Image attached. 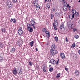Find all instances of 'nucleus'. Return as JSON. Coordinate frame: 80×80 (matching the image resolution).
Masks as SVG:
<instances>
[{
    "label": "nucleus",
    "instance_id": "47",
    "mask_svg": "<svg viewBox=\"0 0 80 80\" xmlns=\"http://www.w3.org/2000/svg\"><path fill=\"white\" fill-rule=\"evenodd\" d=\"M78 53L79 54V55H80V50H78Z\"/></svg>",
    "mask_w": 80,
    "mask_h": 80
},
{
    "label": "nucleus",
    "instance_id": "53",
    "mask_svg": "<svg viewBox=\"0 0 80 80\" xmlns=\"http://www.w3.org/2000/svg\"><path fill=\"white\" fill-rule=\"evenodd\" d=\"M48 2L49 1V0H45V2H46V1Z\"/></svg>",
    "mask_w": 80,
    "mask_h": 80
},
{
    "label": "nucleus",
    "instance_id": "61",
    "mask_svg": "<svg viewBox=\"0 0 80 80\" xmlns=\"http://www.w3.org/2000/svg\"><path fill=\"white\" fill-rule=\"evenodd\" d=\"M76 57H77V58H78V57H77V56H76Z\"/></svg>",
    "mask_w": 80,
    "mask_h": 80
},
{
    "label": "nucleus",
    "instance_id": "17",
    "mask_svg": "<svg viewBox=\"0 0 80 80\" xmlns=\"http://www.w3.org/2000/svg\"><path fill=\"white\" fill-rule=\"evenodd\" d=\"M75 74H76V73H77L76 74V76H78V74L79 73V71H78V70H76L75 72Z\"/></svg>",
    "mask_w": 80,
    "mask_h": 80
},
{
    "label": "nucleus",
    "instance_id": "46",
    "mask_svg": "<svg viewBox=\"0 0 80 80\" xmlns=\"http://www.w3.org/2000/svg\"><path fill=\"white\" fill-rule=\"evenodd\" d=\"M58 62H59L58 61H57L56 62V65H58Z\"/></svg>",
    "mask_w": 80,
    "mask_h": 80
},
{
    "label": "nucleus",
    "instance_id": "43",
    "mask_svg": "<svg viewBox=\"0 0 80 80\" xmlns=\"http://www.w3.org/2000/svg\"><path fill=\"white\" fill-rule=\"evenodd\" d=\"M76 15V16H78V12H76V13L75 14Z\"/></svg>",
    "mask_w": 80,
    "mask_h": 80
},
{
    "label": "nucleus",
    "instance_id": "23",
    "mask_svg": "<svg viewBox=\"0 0 80 80\" xmlns=\"http://www.w3.org/2000/svg\"><path fill=\"white\" fill-rule=\"evenodd\" d=\"M74 38H76V39H78V38H79V37L78 36V35H76L74 36Z\"/></svg>",
    "mask_w": 80,
    "mask_h": 80
},
{
    "label": "nucleus",
    "instance_id": "3",
    "mask_svg": "<svg viewBox=\"0 0 80 80\" xmlns=\"http://www.w3.org/2000/svg\"><path fill=\"white\" fill-rule=\"evenodd\" d=\"M31 26H34L35 25V19L33 18H32L31 21Z\"/></svg>",
    "mask_w": 80,
    "mask_h": 80
},
{
    "label": "nucleus",
    "instance_id": "7",
    "mask_svg": "<svg viewBox=\"0 0 80 80\" xmlns=\"http://www.w3.org/2000/svg\"><path fill=\"white\" fill-rule=\"evenodd\" d=\"M33 3L34 6H37L38 4V1L37 0H34Z\"/></svg>",
    "mask_w": 80,
    "mask_h": 80
},
{
    "label": "nucleus",
    "instance_id": "40",
    "mask_svg": "<svg viewBox=\"0 0 80 80\" xmlns=\"http://www.w3.org/2000/svg\"><path fill=\"white\" fill-rule=\"evenodd\" d=\"M53 14H52L51 15V18L52 20L53 19Z\"/></svg>",
    "mask_w": 80,
    "mask_h": 80
},
{
    "label": "nucleus",
    "instance_id": "27",
    "mask_svg": "<svg viewBox=\"0 0 80 80\" xmlns=\"http://www.w3.org/2000/svg\"><path fill=\"white\" fill-rule=\"evenodd\" d=\"M18 73L19 75H22V71H18Z\"/></svg>",
    "mask_w": 80,
    "mask_h": 80
},
{
    "label": "nucleus",
    "instance_id": "28",
    "mask_svg": "<svg viewBox=\"0 0 80 80\" xmlns=\"http://www.w3.org/2000/svg\"><path fill=\"white\" fill-rule=\"evenodd\" d=\"M60 77V73L58 74L57 75L56 78H58Z\"/></svg>",
    "mask_w": 80,
    "mask_h": 80
},
{
    "label": "nucleus",
    "instance_id": "22",
    "mask_svg": "<svg viewBox=\"0 0 80 80\" xmlns=\"http://www.w3.org/2000/svg\"><path fill=\"white\" fill-rule=\"evenodd\" d=\"M68 25H69L70 27H72V23L70 22H68Z\"/></svg>",
    "mask_w": 80,
    "mask_h": 80
},
{
    "label": "nucleus",
    "instance_id": "42",
    "mask_svg": "<svg viewBox=\"0 0 80 80\" xmlns=\"http://www.w3.org/2000/svg\"><path fill=\"white\" fill-rule=\"evenodd\" d=\"M2 47H3V45H2V44L1 43H0V47L1 48H2Z\"/></svg>",
    "mask_w": 80,
    "mask_h": 80
},
{
    "label": "nucleus",
    "instance_id": "6",
    "mask_svg": "<svg viewBox=\"0 0 80 80\" xmlns=\"http://www.w3.org/2000/svg\"><path fill=\"white\" fill-rule=\"evenodd\" d=\"M50 63H51L53 65H55L56 64V61L54 59H52L50 60Z\"/></svg>",
    "mask_w": 80,
    "mask_h": 80
},
{
    "label": "nucleus",
    "instance_id": "12",
    "mask_svg": "<svg viewBox=\"0 0 80 80\" xmlns=\"http://www.w3.org/2000/svg\"><path fill=\"white\" fill-rule=\"evenodd\" d=\"M40 5H38V6H36V10H39L40 9Z\"/></svg>",
    "mask_w": 80,
    "mask_h": 80
},
{
    "label": "nucleus",
    "instance_id": "30",
    "mask_svg": "<svg viewBox=\"0 0 80 80\" xmlns=\"http://www.w3.org/2000/svg\"><path fill=\"white\" fill-rule=\"evenodd\" d=\"M50 5H49L48 6H46L45 7V8L46 9H47V10H48V9H49V8H50Z\"/></svg>",
    "mask_w": 80,
    "mask_h": 80
},
{
    "label": "nucleus",
    "instance_id": "29",
    "mask_svg": "<svg viewBox=\"0 0 80 80\" xmlns=\"http://www.w3.org/2000/svg\"><path fill=\"white\" fill-rule=\"evenodd\" d=\"M12 2L14 3H16V2H17V0H12Z\"/></svg>",
    "mask_w": 80,
    "mask_h": 80
},
{
    "label": "nucleus",
    "instance_id": "2",
    "mask_svg": "<svg viewBox=\"0 0 80 80\" xmlns=\"http://www.w3.org/2000/svg\"><path fill=\"white\" fill-rule=\"evenodd\" d=\"M18 35L20 36H22L23 34V29L22 27H20L19 29L18 30Z\"/></svg>",
    "mask_w": 80,
    "mask_h": 80
},
{
    "label": "nucleus",
    "instance_id": "55",
    "mask_svg": "<svg viewBox=\"0 0 80 80\" xmlns=\"http://www.w3.org/2000/svg\"><path fill=\"white\" fill-rule=\"evenodd\" d=\"M69 10H70V6H69Z\"/></svg>",
    "mask_w": 80,
    "mask_h": 80
},
{
    "label": "nucleus",
    "instance_id": "24",
    "mask_svg": "<svg viewBox=\"0 0 80 80\" xmlns=\"http://www.w3.org/2000/svg\"><path fill=\"white\" fill-rule=\"evenodd\" d=\"M71 47H72V48H74L75 47V44L73 43L71 46Z\"/></svg>",
    "mask_w": 80,
    "mask_h": 80
},
{
    "label": "nucleus",
    "instance_id": "45",
    "mask_svg": "<svg viewBox=\"0 0 80 80\" xmlns=\"http://www.w3.org/2000/svg\"><path fill=\"white\" fill-rule=\"evenodd\" d=\"M46 33V34H49V32L48 31H46V32H45Z\"/></svg>",
    "mask_w": 80,
    "mask_h": 80
},
{
    "label": "nucleus",
    "instance_id": "57",
    "mask_svg": "<svg viewBox=\"0 0 80 80\" xmlns=\"http://www.w3.org/2000/svg\"><path fill=\"white\" fill-rule=\"evenodd\" d=\"M65 0H61V2H64L65 1Z\"/></svg>",
    "mask_w": 80,
    "mask_h": 80
},
{
    "label": "nucleus",
    "instance_id": "52",
    "mask_svg": "<svg viewBox=\"0 0 80 80\" xmlns=\"http://www.w3.org/2000/svg\"><path fill=\"white\" fill-rule=\"evenodd\" d=\"M66 41L67 42H68V39H67V38H66Z\"/></svg>",
    "mask_w": 80,
    "mask_h": 80
},
{
    "label": "nucleus",
    "instance_id": "51",
    "mask_svg": "<svg viewBox=\"0 0 80 80\" xmlns=\"http://www.w3.org/2000/svg\"><path fill=\"white\" fill-rule=\"evenodd\" d=\"M77 30V29H73V32H75Z\"/></svg>",
    "mask_w": 80,
    "mask_h": 80
},
{
    "label": "nucleus",
    "instance_id": "33",
    "mask_svg": "<svg viewBox=\"0 0 80 80\" xmlns=\"http://www.w3.org/2000/svg\"><path fill=\"white\" fill-rule=\"evenodd\" d=\"M29 64L30 66H32V65H33L32 63V62H29Z\"/></svg>",
    "mask_w": 80,
    "mask_h": 80
},
{
    "label": "nucleus",
    "instance_id": "50",
    "mask_svg": "<svg viewBox=\"0 0 80 80\" xmlns=\"http://www.w3.org/2000/svg\"><path fill=\"white\" fill-rule=\"evenodd\" d=\"M69 6V4H68L66 6V7H67V8H68V7Z\"/></svg>",
    "mask_w": 80,
    "mask_h": 80
},
{
    "label": "nucleus",
    "instance_id": "63",
    "mask_svg": "<svg viewBox=\"0 0 80 80\" xmlns=\"http://www.w3.org/2000/svg\"><path fill=\"white\" fill-rule=\"evenodd\" d=\"M78 2H80V1H79Z\"/></svg>",
    "mask_w": 80,
    "mask_h": 80
},
{
    "label": "nucleus",
    "instance_id": "9",
    "mask_svg": "<svg viewBox=\"0 0 80 80\" xmlns=\"http://www.w3.org/2000/svg\"><path fill=\"white\" fill-rule=\"evenodd\" d=\"M53 26H58V22L57 20H54V23H53Z\"/></svg>",
    "mask_w": 80,
    "mask_h": 80
},
{
    "label": "nucleus",
    "instance_id": "35",
    "mask_svg": "<svg viewBox=\"0 0 80 80\" xmlns=\"http://www.w3.org/2000/svg\"><path fill=\"white\" fill-rule=\"evenodd\" d=\"M42 31L43 32H46V31H47V30H46L45 28H44L42 30Z\"/></svg>",
    "mask_w": 80,
    "mask_h": 80
},
{
    "label": "nucleus",
    "instance_id": "1",
    "mask_svg": "<svg viewBox=\"0 0 80 80\" xmlns=\"http://www.w3.org/2000/svg\"><path fill=\"white\" fill-rule=\"evenodd\" d=\"M55 44H52L50 49L51 55L52 56H54L58 53V51L55 50Z\"/></svg>",
    "mask_w": 80,
    "mask_h": 80
},
{
    "label": "nucleus",
    "instance_id": "62",
    "mask_svg": "<svg viewBox=\"0 0 80 80\" xmlns=\"http://www.w3.org/2000/svg\"><path fill=\"white\" fill-rule=\"evenodd\" d=\"M49 67H51V65H49Z\"/></svg>",
    "mask_w": 80,
    "mask_h": 80
},
{
    "label": "nucleus",
    "instance_id": "20",
    "mask_svg": "<svg viewBox=\"0 0 80 80\" xmlns=\"http://www.w3.org/2000/svg\"><path fill=\"white\" fill-rule=\"evenodd\" d=\"M54 40L56 41V42H58V37H55L54 38Z\"/></svg>",
    "mask_w": 80,
    "mask_h": 80
},
{
    "label": "nucleus",
    "instance_id": "11",
    "mask_svg": "<svg viewBox=\"0 0 80 80\" xmlns=\"http://www.w3.org/2000/svg\"><path fill=\"white\" fill-rule=\"evenodd\" d=\"M54 15L55 17H60V14L58 12H57L55 13Z\"/></svg>",
    "mask_w": 80,
    "mask_h": 80
},
{
    "label": "nucleus",
    "instance_id": "8",
    "mask_svg": "<svg viewBox=\"0 0 80 80\" xmlns=\"http://www.w3.org/2000/svg\"><path fill=\"white\" fill-rule=\"evenodd\" d=\"M59 28L61 30L64 29V30H65V27L64 26V24H62L61 25Z\"/></svg>",
    "mask_w": 80,
    "mask_h": 80
},
{
    "label": "nucleus",
    "instance_id": "37",
    "mask_svg": "<svg viewBox=\"0 0 80 80\" xmlns=\"http://www.w3.org/2000/svg\"><path fill=\"white\" fill-rule=\"evenodd\" d=\"M65 69L66 71H67V70H68V68H67V66H66L65 67Z\"/></svg>",
    "mask_w": 80,
    "mask_h": 80
},
{
    "label": "nucleus",
    "instance_id": "10",
    "mask_svg": "<svg viewBox=\"0 0 80 80\" xmlns=\"http://www.w3.org/2000/svg\"><path fill=\"white\" fill-rule=\"evenodd\" d=\"M10 21L11 22H12V23H15L17 22V21H16V20L15 19L11 18L10 20Z\"/></svg>",
    "mask_w": 80,
    "mask_h": 80
},
{
    "label": "nucleus",
    "instance_id": "39",
    "mask_svg": "<svg viewBox=\"0 0 80 80\" xmlns=\"http://www.w3.org/2000/svg\"><path fill=\"white\" fill-rule=\"evenodd\" d=\"M57 26H53V27L54 28V30H57Z\"/></svg>",
    "mask_w": 80,
    "mask_h": 80
},
{
    "label": "nucleus",
    "instance_id": "49",
    "mask_svg": "<svg viewBox=\"0 0 80 80\" xmlns=\"http://www.w3.org/2000/svg\"><path fill=\"white\" fill-rule=\"evenodd\" d=\"M15 70V71H17L16 68L15 67L14 68V70Z\"/></svg>",
    "mask_w": 80,
    "mask_h": 80
},
{
    "label": "nucleus",
    "instance_id": "16",
    "mask_svg": "<svg viewBox=\"0 0 80 80\" xmlns=\"http://www.w3.org/2000/svg\"><path fill=\"white\" fill-rule=\"evenodd\" d=\"M34 43V42L33 41H32V42H31L30 43V45H31V47H33V43Z\"/></svg>",
    "mask_w": 80,
    "mask_h": 80
},
{
    "label": "nucleus",
    "instance_id": "32",
    "mask_svg": "<svg viewBox=\"0 0 80 80\" xmlns=\"http://www.w3.org/2000/svg\"><path fill=\"white\" fill-rule=\"evenodd\" d=\"M10 4H11V2L10 1H9V2H7V5H8H8H10Z\"/></svg>",
    "mask_w": 80,
    "mask_h": 80
},
{
    "label": "nucleus",
    "instance_id": "59",
    "mask_svg": "<svg viewBox=\"0 0 80 80\" xmlns=\"http://www.w3.org/2000/svg\"><path fill=\"white\" fill-rule=\"evenodd\" d=\"M73 80V79H72V78H71V79H70V80Z\"/></svg>",
    "mask_w": 80,
    "mask_h": 80
},
{
    "label": "nucleus",
    "instance_id": "15",
    "mask_svg": "<svg viewBox=\"0 0 80 80\" xmlns=\"http://www.w3.org/2000/svg\"><path fill=\"white\" fill-rule=\"evenodd\" d=\"M3 60V57L2 56H0V62H2Z\"/></svg>",
    "mask_w": 80,
    "mask_h": 80
},
{
    "label": "nucleus",
    "instance_id": "19",
    "mask_svg": "<svg viewBox=\"0 0 80 80\" xmlns=\"http://www.w3.org/2000/svg\"><path fill=\"white\" fill-rule=\"evenodd\" d=\"M8 6V7L10 8H12V7H13V4H9Z\"/></svg>",
    "mask_w": 80,
    "mask_h": 80
},
{
    "label": "nucleus",
    "instance_id": "26",
    "mask_svg": "<svg viewBox=\"0 0 80 80\" xmlns=\"http://www.w3.org/2000/svg\"><path fill=\"white\" fill-rule=\"evenodd\" d=\"M13 71V73L14 75H16L17 72V71H15V70H13L12 71Z\"/></svg>",
    "mask_w": 80,
    "mask_h": 80
},
{
    "label": "nucleus",
    "instance_id": "41",
    "mask_svg": "<svg viewBox=\"0 0 80 80\" xmlns=\"http://www.w3.org/2000/svg\"><path fill=\"white\" fill-rule=\"evenodd\" d=\"M52 12H55V8H52Z\"/></svg>",
    "mask_w": 80,
    "mask_h": 80
},
{
    "label": "nucleus",
    "instance_id": "31",
    "mask_svg": "<svg viewBox=\"0 0 80 80\" xmlns=\"http://www.w3.org/2000/svg\"><path fill=\"white\" fill-rule=\"evenodd\" d=\"M46 36L47 38H49L50 37V34H46Z\"/></svg>",
    "mask_w": 80,
    "mask_h": 80
},
{
    "label": "nucleus",
    "instance_id": "64",
    "mask_svg": "<svg viewBox=\"0 0 80 80\" xmlns=\"http://www.w3.org/2000/svg\"><path fill=\"white\" fill-rule=\"evenodd\" d=\"M71 2H72V1H71Z\"/></svg>",
    "mask_w": 80,
    "mask_h": 80
},
{
    "label": "nucleus",
    "instance_id": "44",
    "mask_svg": "<svg viewBox=\"0 0 80 80\" xmlns=\"http://www.w3.org/2000/svg\"><path fill=\"white\" fill-rule=\"evenodd\" d=\"M43 71L44 72H46V69H43Z\"/></svg>",
    "mask_w": 80,
    "mask_h": 80
},
{
    "label": "nucleus",
    "instance_id": "21",
    "mask_svg": "<svg viewBox=\"0 0 80 80\" xmlns=\"http://www.w3.org/2000/svg\"><path fill=\"white\" fill-rule=\"evenodd\" d=\"M29 28H31L30 27V24H28L27 26V28L28 30H29Z\"/></svg>",
    "mask_w": 80,
    "mask_h": 80
},
{
    "label": "nucleus",
    "instance_id": "48",
    "mask_svg": "<svg viewBox=\"0 0 80 80\" xmlns=\"http://www.w3.org/2000/svg\"><path fill=\"white\" fill-rule=\"evenodd\" d=\"M43 69H45V66H43V67L42 68Z\"/></svg>",
    "mask_w": 80,
    "mask_h": 80
},
{
    "label": "nucleus",
    "instance_id": "56",
    "mask_svg": "<svg viewBox=\"0 0 80 80\" xmlns=\"http://www.w3.org/2000/svg\"><path fill=\"white\" fill-rule=\"evenodd\" d=\"M35 50H36V51H38V48H36Z\"/></svg>",
    "mask_w": 80,
    "mask_h": 80
},
{
    "label": "nucleus",
    "instance_id": "54",
    "mask_svg": "<svg viewBox=\"0 0 80 80\" xmlns=\"http://www.w3.org/2000/svg\"><path fill=\"white\" fill-rule=\"evenodd\" d=\"M32 27H33L34 29H35V27L34 26H32Z\"/></svg>",
    "mask_w": 80,
    "mask_h": 80
},
{
    "label": "nucleus",
    "instance_id": "5",
    "mask_svg": "<svg viewBox=\"0 0 80 80\" xmlns=\"http://www.w3.org/2000/svg\"><path fill=\"white\" fill-rule=\"evenodd\" d=\"M60 57L62 59H65V54L61 52L60 53Z\"/></svg>",
    "mask_w": 80,
    "mask_h": 80
},
{
    "label": "nucleus",
    "instance_id": "13",
    "mask_svg": "<svg viewBox=\"0 0 80 80\" xmlns=\"http://www.w3.org/2000/svg\"><path fill=\"white\" fill-rule=\"evenodd\" d=\"M63 8L64 10H67L68 8L66 6H64L63 7Z\"/></svg>",
    "mask_w": 80,
    "mask_h": 80
},
{
    "label": "nucleus",
    "instance_id": "58",
    "mask_svg": "<svg viewBox=\"0 0 80 80\" xmlns=\"http://www.w3.org/2000/svg\"><path fill=\"white\" fill-rule=\"evenodd\" d=\"M71 25H72H72H74V24H73V23H72V24H71Z\"/></svg>",
    "mask_w": 80,
    "mask_h": 80
},
{
    "label": "nucleus",
    "instance_id": "25",
    "mask_svg": "<svg viewBox=\"0 0 80 80\" xmlns=\"http://www.w3.org/2000/svg\"><path fill=\"white\" fill-rule=\"evenodd\" d=\"M53 70V68L52 67H51L49 68L50 72H52Z\"/></svg>",
    "mask_w": 80,
    "mask_h": 80
},
{
    "label": "nucleus",
    "instance_id": "14",
    "mask_svg": "<svg viewBox=\"0 0 80 80\" xmlns=\"http://www.w3.org/2000/svg\"><path fill=\"white\" fill-rule=\"evenodd\" d=\"M15 50V48H12V49L10 50L11 52L14 53Z\"/></svg>",
    "mask_w": 80,
    "mask_h": 80
},
{
    "label": "nucleus",
    "instance_id": "60",
    "mask_svg": "<svg viewBox=\"0 0 80 80\" xmlns=\"http://www.w3.org/2000/svg\"><path fill=\"white\" fill-rule=\"evenodd\" d=\"M20 46V44H19V46Z\"/></svg>",
    "mask_w": 80,
    "mask_h": 80
},
{
    "label": "nucleus",
    "instance_id": "34",
    "mask_svg": "<svg viewBox=\"0 0 80 80\" xmlns=\"http://www.w3.org/2000/svg\"><path fill=\"white\" fill-rule=\"evenodd\" d=\"M63 5H64L65 6L66 5H67V3H66V2H65V1H63Z\"/></svg>",
    "mask_w": 80,
    "mask_h": 80
},
{
    "label": "nucleus",
    "instance_id": "38",
    "mask_svg": "<svg viewBox=\"0 0 80 80\" xmlns=\"http://www.w3.org/2000/svg\"><path fill=\"white\" fill-rule=\"evenodd\" d=\"M17 70L18 71V72L19 71H22V70H21V69H20V68H18Z\"/></svg>",
    "mask_w": 80,
    "mask_h": 80
},
{
    "label": "nucleus",
    "instance_id": "36",
    "mask_svg": "<svg viewBox=\"0 0 80 80\" xmlns=\"http://www.w3.org/2000/svg\"><path fill=\"white\" fill-rule=\"evenodd\" d=\"M2 32H4V33H5L6 32V31H5V29H2Z\"/></svg>",
    "mask_w": 80,
    "mask_h": 80
},
{
    "label": "nucleus",
    "instance_id": "4",
    "mask_svg": "<svg viewBox=\"0 0 80 80\" xmlns=\"http://www.w3.org/2000/svg\"><path fill=\"white\" fill-rule=\"evenodd\" d=\"M72 12L73 13H74L72 14V18L69 17L70 19H71V20H72V19H73V18H74V16H75V14H75L76 13H77V12H76V11H75V10H73L72 11Z\"/></svg>",
    "mask_w": 80,
    "mask_h": 80
},
{
    "label": "nucleus",
    "instance_id": "18",
    "mask_svg": "<svg viewBox=\"0 0 80 80\" xmlns=\"http://www.w3.org/2000/svg\"><path fill=\"white\" fill-rule=\"evenodd\" d=\"M28 30L30 32H33V28H30L29 29H28Z\"/></svg>",
    "mask_w": 80,
    "mask_h": 80
}]
</instances>
